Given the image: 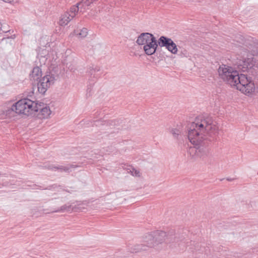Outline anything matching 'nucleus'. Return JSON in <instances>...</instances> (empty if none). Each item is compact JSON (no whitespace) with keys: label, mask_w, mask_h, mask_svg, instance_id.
I'll return each mask as SVG.
<instances>
[{"label":"nucleus","mask_w":258,"mask_h":258,"mask_svg":"<svg viewBox=\"0 0 258 258\" xmlns=\"http://www.w3.org/2000/svg\"><path fill=\"white\" fill-rule=\"evenodd\" d=\"M36 102L24 98L18 101L13 105L7 111V114L14 113L29 115L34 112Z\"/></svg>","instance_id":"nucleus-3"},{"label":"nucleus","mask_w":258,"mask_h":258,"mask_svg":"<svg viewBox=\"0 0 258 258\" xmlns=\"http://www.w3.org/2000/svg\"><path fill=\"white\" fill-rule=\"evenodd\" d=\"M167 50L173 54H177L178 48L176 44L173 42V40L169 45V46L168 47Z\"/></svg>","instance_id":"nucleus-21"},{"label":"nucleus","mask_w":258,"mask_h":258,"mask_svg":"<svg viewBox=\"0 0 258 258\" xmlns=\"http://www.w3.org/2000/svg\"><path fill=\"white\" fill-rule=\"evenodd\" d=\"M92 3L93 2L91 0H82L81 2L74 6H78L79 10H80V12L84 13L87 9V7L90 6Z\"/></svg>","instance_id":"nucleus-15"},{"label":"nucleus","mask_w":258,"mask_h":258,"mask_svg":"<svg viewBox=\"0 0 258 258\" xmlns=\"http://www.w3.org/2000/svg\"><path fill=\"white\" fill-rule=\"evenodd\" d=\"M3 24L0 22V31H2L3 32L7 33L10 32V30H3L2 28Z\"/></svg>","instance_id":"nucleus-24"},{"label":"nucleus","mask_w":258,"mask_h":258,"mask_svg":"<svg viewBox=\"0 0 258 258\" xmlns=\"http://www.w3.org/2000/svg\"><path fill=\"white\" fill-rule=\"evenodd\" d=\"M100 70L99 67L93 66L89 68L87 72L91 77L97 78L98 76L96 75V73L99 72Z\"/></svg>","instance_id":"nucleus-20"},{"label":"nucleus","mask_w":258,"mask_h":258,"mask_svg":"<svg viewBox=\"0 0 258 258\" xmlns=\"http://www.w3.org/2000/svg\"><path fill=\"white\" fill-rule=\"evenodd\" d=\"M237 69L241 72H247L249 75H251V77H248L247 74H246L252 83H254L253 80L258 81V68L254 58L248 57L244 60H240L237 65Z\"/></svg>","instance_id":"nucleus-4"},{"label":"nucleus","mask_w":258,"mask_h":258,"mask_svg":"<svg viewBox=\"0 0 258 258\" xmlns=\"http://www.w3.org/2000/svg\"><path fill=\"white\" fill-rule=\"evenodd\" d=\"M158 46V40L154 37L143 46V49L147 55H151L156 52Z\"/></svg>","instance_id":"nucleus-9"},{"label":"nucleus","mask_w":258,"mask_h":258,"mask_svg":"<svg viewBox=\"0 0 258 258\" xmlns=\"http://www.w3.org/2000/svg\"><path fill=\"white\" fill-rule=\"evenodd\" d=\"M42 75L40 68L38 67H34L30 74V78L34 80H38Z\"/></svg>","instance_id":"nucleus-17"},{"label":"nucleus","mask_w":258,"mask_h":258,"mask_svg":"<svg viewBox=\"0 0 258 258\" xmlns=\"http://www.w3.org/2000/svg\"><path fill=\"white\" fill-rule=\"evenodd\" d=\"M39 111V115L41 118H47L51 114V111L48 106L43 103H35L34 112Z\"/></svg>","instance_id":"nucleus-8"},{"label":"nucleus","mask_w":258,"mask_h":258,"mask_svg":"<svg viewBox=\"0 0 258 258\" xmlns=\"http://www.w3.org/2000/svg\"><path fill=\"white\" fill-rule=\"evenodd\" d=\"M79 12L78 6H72L70 11L61 15L59 20V25L61 26L67 25L77 15Z\"/></svg>","instance_id":"nucleus-6"},{"label":"nucleus","mask_w":258,"mask_h":258,"mask_svg":"<svg viewBox=\"0 0 258 258\" xmlns=\"http://www.w3.org/2000/svg\"><path fill=\"white\" fill-rule=\"evenodd\" d=\"M91 1H92L93 3H94V2H96V1H97V0H91Z\"/></svg>","instance_id":"nucleus-29"},{"label":"nucleus","mask_w":258,"mask_h":258,"mask_svg":"<svg viewBox=\"0 0 258 258\" xmlns=\"http://www.w3.org/2000/svg\"><path fill=\"white\" fill-rule=\"evenodd\" d=\"M46 168H48V169H59L61 171H65V172H70V171H71V168H74V166L72 165V166H62V165H60V166H54L53 165H48L47 166H46Z\"/></svg>","instance_id":"nucleus-16"},{"label":"nucleus","mask_w":258,"mask_h":258,"mask_svg":"<svg viewBox=\"0 0 258 258\" xmlns=\"http://www.w3.org/2000/svg\"><path fill=\"white\" fill-rule=\"evenodd\" d=\"M154 36L150 33H142L137 38L136 43L139 45L144 46Z\"/></svg>","instance_id":"nucleus-12"},{"label":"nucleus","mask_w":258,"mask_h":258,"mask_svg":"<svg viewBox=\"0 0 258 258\" xmlns=\"http://www.w3.org/2000/svg\"><path fill=\"white\" fill-rule=\"evenodd\" d=\"M131 172L132 175L135 176H140V171L137 169H135L134 168L132 169V170H131Z\"/></svg>","instance_id":"nucleus-23"},{"label":"nucleus","mask_w":258,"mask_h":258,"mask_svg":"<svg viewBox=\"0 0 258 258\" xmlns=\"http://www.w3.org/2000/svg\"><path fill=\"white\" fill-rule=\"evenodd\" d=\"M100 122H102V121H100V120L95 121V123H96V125H99Z\"/></svg>","instance_id":"nucleus-26"},{"label":"nucleus","mask_w":258,"mask_h":258,"mask_svg":"<svg viewBox=\"0 0 258 258\" xmlns=\"http://www.w3.org/2000/svg\"><path fill=\"white\" fill-rule=\"evenodd\" d=\"M218 135V127L213 123L212 117L209 116L198 117L190 124L188 130V139L194 145L188 150L190 157L196 159L206 156L209 151L208 140H215Z\"/></svg>","instance_id":"nucleus-1"},{"label":"nucleus","mask_w":258,"mask_h":258,"mask_svg":"<svg viewBox=\"0 0 258 258\" xmlns=\"http://www.w3.org/2000/svg\"><path fill=\"white\" fill-rule=\"evenodd\" d=\"M156 245L163 242H177V240L176 237L171 235H167L166 233L164 231H155L153 232Z\"/></svg>","instance_id":"nucleus-7"},{"label":"nucleus","mask_w":258,"mask_h":258,"mask_svg":"<svg viewBox=\"0 0 258 258\" xmlns=\"http://www.w3.org/2000/svg\"><path fill=\"white\" fill-rule=\"evenodd\" d=\"M239 70H236L231 66L222 64L218 69L219 77L231 86L236 87L237 90L246 94L254 90L255 86L246 75L239 74Z\"/></svg>","instance_id":"nucleus-2"},{"label":"nucleus","mask_w":258,"mask_h":258,"mask_svg":"<svg viewBox=\"0 0 258 258\" xmlns=\"http://www.w3.org/2000/svg\"><path fill=\"white\" fill-rule=\"evenodd\" d=\"M88 203L84 202L82 203H80L77 205H75L74 206H72L71 205H64L62 206L59 209L55 211V212H65V211H71L72 210H75L77 211V209H79V211H82L83 209H85V208L83 206L84 205L87 206Z\"/></svg>","instance_id":"nucleus-11"},{"label":"nucleus","mask_w":258,"mask_h":258,"mask_svg":"<svg viewBox=\"0 0 258 258\" xmlns=\"http://www.w3.org/2000/svg\"><path fill=\"white\" fill-rule=\"evenodd\" d=\"M15 38V35H12L11 37H8L7 38L14 39Z\"/></svg>","instance_id":"nucleus-27"},{"label":"nucleus","mask_w":258,"mask_h":258,"mask_svg":"<svg viewBox=\"0 0 258 258\" xmlns=\"http://www.w3.org/2000/svg\"><path fill=\"white\" fill-rule=\"evenodd\" d=\"M130 250L132 252H138L142 250H147V248H146L145 244L143 243L142 244H137L133 245L131 247Z\"/></svg>","instance_id":"nucleus-18"},{"label":"nucleus","mask_w":258,"mask_h":258,"mask_svg":"<svg viewBox=\"0 0 258 258\" xmlns=\"http://www.w3.org/2000/svg\"><path fill=\"white\" fill-rule=\"evenodd\" d=\"M7 26L6 24L3 25V26H2L3 29L5 30H8V29L6 28Z\"/></svg>","instance_id":"nucleus-25"},{"label":"nucleus","mask_w":258,"mask_h":258,"mask_svg":"<svg viewBox=\"0 0 258 258\" xmlns=\"http://www.w3.org/2000/svg\"><path fill=\"white\" fill-rule=\"evenodd\" d=\"M172 41L171 38L162 36L158 39V44L160 47H165L167 49Z\"/></svg>","instance_id":"nucleus-14"},{"label":"nucleus","mask_w":258,"mask_h":258,"mask_svg":"<svg viewBox=\"0 0 258 258\" xmlns=\"http://www.w3.org/2000/svg\"><path fill=\"white\" fill-rule=\"evenodd\" d=\"M57 75L50 72L41 79L37 83L38 91L40 93L44 94L47 89L53 85L57 78Z\"/></svg>","instance_id":"nucleus-5"},{"label":"nucleus","mask_w":258,"mask_h":258,"mask_svg":"<svg viewBox=\"0 0 258 258\" xmlns=\"http://www.w3.org/2000/svg\"><path fill=\"white\" fill-rule=\"evenodd\" d=\"M170 132L175 139H178V137L180 134V132L179 130L176 128H173L171 130Z\"/></svg>","instance_id":"nucleus-22"},{"label":"nucleus","mask_w":258,"mask_h":258,"mask_svg":"<svg viewBox=\"0 0 258 258\" xmlns=\"http://www.w3.org/2000/svg\"><path fill=\"white\" fill-rule=\"evenodd\" d=\"M74 33L75 35L81 38H84L86 37L88 35L87 29L84 28L79 30H75Z\"/></svg>","instance_id":"nucleus-19"},{"label":"nucleus","mask_w":258,"mask_h":258,"mask_svg":"<svg viewBox=\"0 0 258 258\" xmlns=\"http://www.w3.org/2000/svg\"><path fill=\"white\" fill-rule=\"evenodd\" d=\"M247 50L251 53L253 56H258V41L253 38L248 39L244 42Z\"/></svg>","instance_id":"nucleus-10"},{"label":"nucleus","mask_w":258,"mask_h":258,"mask_svg":"<svg viewBox=\"0 0 258 258\" xmlns=\"http://www.w3.org/2000/svg\"><path fill=\"white\" fill-rule=\"evenodd\" d=\"M143 243L145 244L147 249L156 246L154 233L147 234L144 237Z\"/></svg>","instance_id":"nucleus-13"},{"label":"nucleus","mask_w":258,"mask_h":258,"mask_svg":"<svg viewBox=\"0 0 258 258\" xmlns=\"http://www.w3.org/2000/svg\"><path fill=\"white\" fill-rule=\"evenodd\" d=\"M41 58H42V59H44L43 61L44 62V61H45V60H46V59L45 58V56H41Z\"/></svg>","instance_id":"nucleus-28"}]
</instances>
